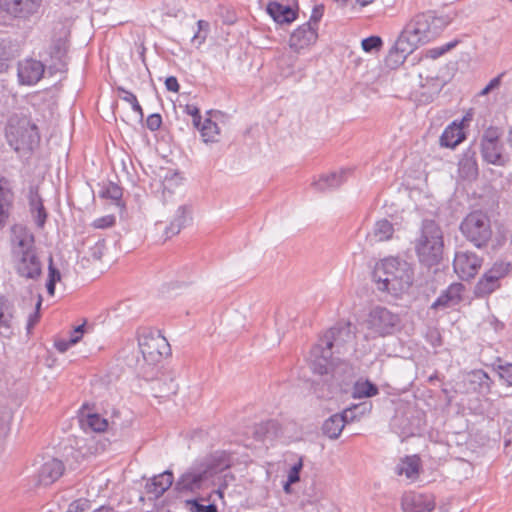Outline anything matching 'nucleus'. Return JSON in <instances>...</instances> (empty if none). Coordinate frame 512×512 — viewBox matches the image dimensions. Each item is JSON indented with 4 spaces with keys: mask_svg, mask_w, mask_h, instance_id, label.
<instances>
[{
    "mask_svg": "<svg viewBox=\"0 0 512 512\" xmlns=\"http://www.w3.org/2000/svg\"><path fill=\"white\" fill-rule=\"evenodd\" d=\"M230 456L224 451H216L210 456L194 462L175 483L179 493L197 494L209 488L212 477L229 468Z\"/></svg>",
    "mask_w": 512,
    "mask_h": 512,
    "instance_id": "nucleus-1",
    "label": "nucleus"
},
{
    "mask_svg": "<svg viewBox=\"0 0 512 512\" xmlns=\"http://www.w3.org/2000/svg\"><path fill=\"white\" fill-rule=\"evenodd\" d=\"M4 135L7 144L20 158H29L40 143L38 126L23 110L8 115Z\"/></svg>",
    "mask_w": 512,
    "mask_h": 512,
    "instance_id": "nucleus-2",
    "label": "nucleus"
},
{
    "mask_svg": "<svg viewBox=\"0 0 512 512\" xmlns=\"http://www.w3.org/2000/svg\"><path fill=\"white\" fill-rule=\"evenodd\" d=\"M372 278L379 291L397 297L411 287L413 271L406 261L389 257L376 263Z\"/></svg>",
    "mask_w": 512,
    "mask_h": 512,
    "instance_id": "nucleus-3",
    "label": "nucleus"
},
{
    "mask_svg": "<svg viewBox=\"0 0 512 512\" xmlns=\"http://www.w3.org/2000/svg\"><path fill=\"white\" fill-rule=\"evenodd\" d=\"M351 337L348 326L330 328L311 348L309 361L313 372L319 375L328 374L332 366V348H338Z\"/></svg>",
    "mask_w": 512,
    "mask_h": 512,
    "instance_id": "nucleus-4",
    "label": "nucleus"
},
{
    "mask_svg": "<svg viewBox=\"0 0 512 512\" xmlns=\"http://www.w3.org/2000/svg\"><path fill=\"white\" fill-rule=\"evenodd\" d=\"M443 247V233L439 225L434 220H424L414 246L419 262L427 267L439 264Z\"/></svg>",
    "mask_w": 512,
    "mask_h": 512,
    "instance_id": "nucleus-5",
    "label": "nucleus"
},
{
    "mask_svg": "<svg viewBox=\"0 0 512 512\" xmlns=\"http://www.w3.org/2000/svg\"><path fill=\"white\" fill-rule=\"evenodd\" d=\"M460 231L477 248L486 247L492 238L490 218L481 210L470 212L462 220Z\"/></svg>",
    "mask_w": 512,
    "mask_h": 512,
    "instance_id": "nucleus-6",
    "label": "nucleus"
},
{
    "mask_svg": "<svg viewBox=\"0 0 512 512\" xmlns=\"http://www.w3.org/2000/svg\"><path fill=\"white\" fill-rule=\"evenodd\" d=\"M438 22H442V20L426 13H420L407 23L400 37L413 48L428 43L438 34Z\"/></svg>",
    "mask_w": 512,
    "mask_h": 512,
    "instance_id": "nucleus-7",
    "label": "nucleus"
},
{
    "mask_svg": "<svg viewBox=\"0 0 512 512\" xmlns=\"http://www.w3.org/2000/svg\"><path fill=\"white\" fill-rule=\"evenodd\" d=\"M138 345L145 362L154 365L164 355L170 354V345L159 331L144 329L138 337Z\"/></svg>",
    "mask_w": 512,
    "mask_h": 512,
    "instance_id": "nucleus-8",
    "label": "nucleus"
},
{
    "mask_svg": "<svg viewBox=\"0 0 512 512\" xmlns=\"http://www.w3.org/2000/svg\"><path fill=\"white\" fill-rule=\"evenodd\" d=\"M68 36V29L63 24H59V29L54 34L48 49L50 57L48 71L50 74L62 73L67 70Z\"/></svg>",
    "mask_w": 512,
    "mask_h": 512,
    "instance_id": "nucleus-9",
    "label": "nucleus"
},
{
    "mask_svg": "<svg viewBox=\"0 0 512 512\" xmlns=\"http://www.w3.org/2000/svg\"><path fill=\"white\" fill-rule=\"evenodd\" d=\"M401 319L385 307L373 308L367 319V328L377 336L385 337L394 334L400 327Z\"/></svg>",
    "mask_w": 512,
    "mask_h": 512,
    "instance_id": "nucleus-10",
    "label": "nucleus"
},
{
    "mask_svg": "<svg viewBox=\"0 0 512 512\" xmlns=\"http://www.w3.org/2000/svg\"><path fill=\"white\" fill-rule=\"evenodd\" d=\"M192 222V208L190 205L184 204L180 205L169 224L163 227L162 222H157L155 224V229L157 231L162 230V234L159 237V240L165 242L168 239L178 235L183 228L188 226Z\"/></svg>",
    "mask_w": 512,
    "mask_h": 512,
    "instance_id": "nucleus-11",
    "label": "nucleus"
},
{
    "mask_svg": "<svg viewBox=\"0 0 512 512\" xmlns=\"http://www.w3.org/2000/svg\"><path fill=\"white\" fill-rule=\"evenodd\" d=\"M16 273L25 279L37 280L42 274V263L37 249L12 258Z\"/></svg>",
    "mask_w": 512,
    "mask_h": 512,
    "instance_id": "nucleus-12",
    "label": "nucleus"
},
{
    "mask_svg": "<svg viewBox=\"0 0 512 512\" xmlns=\"http://www.w3.org/2000/svg\"><path fill=\"white\" fill-rule=\"evenodd\" d=\"M11 257L36 250L34 235L23 225H13L10 235Z\"/></svg>",
    "mask_w": 512,
    "mask_h": 512,
    "instance_id": "nucleus-13",
    "label": "nucleus"
},
{
    "mask_svg": "<svg viewBox=\"0 0 512 512\" xmlns=\"http://www.w3.org/2000/svg\"><path fill=\"white\" fill-rule=\"evenodd\" d=\"M317 40V27L304 23L291 33L289 37V47L295 53L300 54L312 47L317 42Z\"/></svg>",
    "mask_w": 512,
    "mask_h": 512,
    "instance_id": "nucleus-14",
    "label": "nucleus"
},
{
    "mask_svg": "<svg viewBox=\"0 0 512 512\" xmlns=\"http://www.w3.org/2000/svg\"><path fill=\"white\" fill-rule=\"evenodd\" d=\"M482 265V259L470 251H459L455 254L453 266L455 272L463 280L473 278Z\"/></svg>",
    "mask_w": 512,
    "mask_h": 512,
    "instance_id": "nucleus-15",
    "label": "nucleus"
},
{
    "mask_svg": "<svg viewBox=\"0 0 512 512\" xmlns=\"http://www.w3.org/2000/svg\"><path fill=\"white\" fill-rule=\"evenodd\" d=\"M45 68V64L33 58L20 61L17 68V76L20 84L28 86L37 84L42 79Z\"/></svg>",
    "mask_w": 512,
    "mask_h": 512,
    "instance_id": "nucleus-16",
    "label": "nucleus"
},
{
    "mask_svg": "<svg viewBox=\"0 0 512 512\" xmlns=\"http://www.w3.org/2000/svg\"><path fill=\"white\" fill-rule=\"evenodd\" d=\"M42 0H0V9L15 18L27 19L37 13Z\"/></svg>",
    "mask_w": 512,
    "mask_h": 512,
    "instance_id": "nucleus-17",
    "label": "nucleus"
},
{
    "mask_svg": "<svg viewBox=\"0 0 512 512\" xmlns=\"http://www.w3.org/2000/svg\"><path fill=\"white\" fill-rule=\"evenodd\" d=\"M403 512H432L435 509V498L430 494L409 492L402 497Z\"/></svg>",
    "mask_w": 512,
    "mask_h": 512,
    "instance_id": "nucleus-18",
    "label": "nucleus"
},
{
    "mask_svg": "<svg viewBox=\"0 0 512 512\" xmlns=\"http://www.w3.org/2000/svg\"><path fill=\"white\" fill-rule=\"evenodd\" d=\"M266 13L278 24H291L298 18V4L292 6L271 1L266 6Z\"/></svg>",
    "mask_w": 512,
    "mask_h": 512,
    "instance_id": "nucleus-19",
    "label": "nucleus"
},
{
    "mask_svg": "<svg viewBox=\"0 0 512 512\" xmlns=\"http://www.w3.org/2000/svg\"><path fill=\"white\" fill-rule=\"evenodd\" d=\"M16 308L13 299L0 294V334L8 336L12 333Z\"/></svg>",
    "mask_w": 512,
    "mask_h": 512,
    "instance_id": "nucleus-20",
    "label": "nucleus"
},
{
    "mask_svg": "<svg viewBox=\"0 0 512 512\" xmlns=\"http://www.w3.org/2000/svg\"><path fill=\"white\" fill-rule=\"evenodd\" d=\"M481 155L484 161L497 166H506L510 158L504 154V146L502 142H491L480 144Z\"/></svg>",
    "mask_w": 512,
    "mask_h": 512,
    "instance_id": "nucleus-21",
    "label": "nucleus"
},
{
    "mask_svg": "<svg viewBox=\"0 0 512 512\" xmlns=\"http://www.w3.org/2000/svg\"><path fill=\"white\" fill-rule=\"evenodd\" d=\"M414 50L404 39L398 37L396 43L385 57V65L390 69H396L404 63L407 56Z\"/></svg>",
    "mask_w": 512,
    "mask_h": 512,
    "instance_id": "nucleus-22",
    "label": "nucleus"
},
{
    "mask_svg": "<svg viewBox=\"0 0 512 512\" xmlns=\"http://www.w3.org/2000/svg\"><path fill=\"white\" fill-rule=\"evenodd\" d=\"M64 472L62 461L52 458L46 461L38 472V482L41 485L48 486L57 481Z\"/></svg>",
    "mask_w": 512,
    "mask_h": 512,
    "instance_id": "nucleus-23",
    "label": "nucleus"
},
{
    "mask_svg": "<svg viewBox=\"0 0 512 512\" xmlns=\"http://www.w3.org/2000/svg\"><path fill=\"white\" fill-rule=\"evenodd\" d=\"M174 475L171 470H166L153 476L145 485L146 492L155 498L161 497L173 484Z\"/></svg>",
    "mask_w": 512,
    "mask_h": 512,
    "instance_id": "nucleus-24",
    "label": "nucleus"
},
{
    "mask_svg": "<svg viewBox=\"0 0 512 512\" xmlns=\"http://www.w3.org/2000/svg\"><path fill=\"white\" fill-rule=\"evenodd\" d=\"M351 173V169H341L339 172L322 175L318 181L313 183L314 188L321 191L339 189Z\"/></svg>",
    "mask_w": 512,
    "mask_h": 512,
    "instance_id": "nucleus-25",
    "label": "nucleus"
},
{
    "mask_svg": "<svg viewBox=\"0 0 512 512\" xmlns=\"http://www.w3.org/2000/svg\"><path fill=\"white\" fill-rule=\"evenodd\" d=\"M464 120H467V117H464L462 121ZM462 123L454 121L444 129L440 136V145L442 147L455 148L465 139Z\"/></svg>",
    "mask_w": 512,
    "mask_h": 512,
    "instance_id": "nucleus-26",
    "label": "nucleus"
},
{
    "mask_svg": "<svg viewBox=\"0 0 512 512\" xmlns=\"http://www.w3.org/2000/svg\"><path fill=\"white\" fill-rule=\"evenodd\" d=\"M466 380L472 389L480 394H488L491 391L493 380L482 369H475L467 373Z\"/></svg>",
    "mask_w": 512,
    "mask_h": 512,
    "instance_id": "nucleus-27",
    "label": "nucleus"
},
{
    "mask_svg": "<svg viewBox=\"0 0 512 512\" xmlns=\"http://www.w3.org/2000/svg\"><path fill=\"white\" fill-rule=\"evenodd\" d=\"M463 285L460 283L451 284L432 304L433 309L448 308L457 305L461 300Z\"/></svg>",
    "mask_w": 512,
    "mask_h": 512,
    "instance_id": "nucleus-28",
    "label": "nucleus"
},
{
    "mask_svg": "<svg viewBox=\"0 0 512 512\" xmlns=\"http://www.w3.org/2000/svg\"><path fill=\"white\" fill-rule=\"evenodd\" d=\"M459 172L462 177L474 179L478 175V164L476 161V152L472 148H468L463 157L459 161Z\"/></svg>",
    "mask_w": 512,
    "mask_h": 512,
    "instance_id": "nucleus-29",
    "label": "nucleus"
},
{
    "mask_svg": "<svg viewBox=\"0 0 512 512\" xmlns=\"http://www.w3.org/2000/svg\"><path fill=\"white\" fill-rule=\"evenodd\" d=\"M394 234V226L387 219H381L375 222L372 231L368 234L371 243L388 241Z\"/></svg>",
    "mask_w": 512,
    "mask_h": 512,
    "instance_id": "nucleus-30",
    "label": "nucleus"
},
{
    "mask_svg": "<svg viewBox=\"0 0 512 512\" xmlns=\"http://www.w3.org/2000/svg\"><path fill=\"white\" fill-rule=\"evenodd\" d=\"M420 459L417 456H407L397 464V475H405L408 479H415L419 474Z\"/></svg>",
    "mask_w": 512,
    "mask_h": 512,
    "instance_id": "nucleus-31",
    "label": "nucleus"
},
{
    "mask_svg": "<svg viewBox=\"0 0 512 512\" xmlns=\"http://www.w3.org/2000/svg\"><path fill=\"white\" fill-rule=\"evenodd\" d=\"M344 426L343 417L340 414H334L324 421L322 432L330 439H337Z\"/></svg>",
    "mask_w": 512,
    "mask_h": 512,
    "instance_id": "nucleus-32",
    "label": "nucleus"
},
{
    "mask_svg": "<svg viewBox=\"0 0 512 512\" xmlns=\"http://www.w3.org/2000/svg\"><path fill=\"white\" fill-rule=\"evenodd\" d=\"M501 286L500 281L495 276H491L487 272L479 279L475 287L477 296H488Z\"/></svg>",
    "mask_w": 512,
    "mask_h": 512,
    "instance_id": "nucleus-33",
    "label": "nucleus"
},
{
    "mask_svg": "<svg viewBox=\"0 0 512 512\" xmlns=\"http://www.w3.org/2000/svg\"><path fill=\"white\" fill-rule=\"evenodd\" d=\"M379 393L378 387L369 380L357 381L353 387V398L361 399L375 396Z\"/></svg>",
    "mask_w": 512,
    "mask_h": 512,
    "instance_id": "nucleus-34",
    "label": "nucleus"
},
{
    "mask_svg": "<svg viewBox=\"0 0 512 512\" xmlns=\"http://www.w3.org/2000/svg\"><path fill=\"white\" fill-rule=\"evenodd\" d=\"M30 207L32 213L34 214V219L37 226L43 227L46 222L47 213L43 206L42 199L39 197V194H31Z\"/></svg>",
    "mask_w": 512,
    "mask_h": 512,
    "instance_id": "nucleus-35",
    "label": "nucleus"
},
{
    "mask_svg": "<svg viewBox=\"0 0 512 512\" xmlns=\"http://www.w3.org/2000/svg\"><path fill=\"white\" fill-rule=\"evenodd\" d=\"M81 425L84 428H90L94 432H103L108 428V421L99 414L90 413L81 420Z\"/></svg>",
    "mask_w": 512,
    "mask_h": 512,
    "instance_id": "nucleus-36",
    "label": "nucleus"
},
{
    "mask_svg": "<svg viewBox=\"0 0 512 512\" xmlns=\"http://www.w3.org/2000/svg\"><path fill=\"white\" fill-rule=\"evenodd\" d=\"M200 133L205 143H213L217 141V136L220 133L218 125L211 119H206L200 128Z\"/></svg>",
    "mask_w": 512,
    "mask_h": 512,
    "instance_id": "nucleus-37",
    "label": "nucleus"
},
{
    "mask_svg": "<svg viewBox=\"0 0 512 512\" xmlns=\"http://www.w3.org/2000/svg\"><path fill=\"white\" fill-rule=\"evenodd\" d=\"M493 369L497 372L499 378L508 386H512V363L503 362L498 358L493 364Z\"/></svg>",
    "mask_w": 512,
    "mask_h": 512,
    "instance_id": "nucleus-38",
    "label": "nucleus"
},
{
    "mask_svg": "<svg viewBox=\"0 0 512 512\" xmlns=\"http://www.w3.org/2000/svg\"><path fill=\"white\" fill-rule=\"evenodd\" d=\"M367 411L366 404H356L346 408L340 416L343 417L344 424L353 422L359 419Z\"/></svg>",
    "mask_w": 512,
    "mask_h": 512,
    "instance_id": "nucleus-39",
    "label": "nucleus"
},
{
    "mask_svg": "<svg viewBox=\"0 0 512 512\" xmlns=\"http://www.w3.org/2000/svg\"><path fill=\"white\" fill-rule=\"evenodd\" d=\"M14 58L13 50L9 42L0 41V72L7 70L9 62Z\"/></svg>",
    "mask_w": 512,
    "mask_h": 512,
    "instance_id": "nucleus-40",
    "label": "nucleus"
},
{
    "mask_svg": "<svg viewBox=\"0 0 512 512\" xmlns=\"http://www.w3.org/2000/svg\"><path fill=\"white\" fill-rule=\"evenodd\" d=\"M512 269V265L509 262H495L492 267L487 271L491 276H495L498 281H501L506 277Z\"/></svg>",
    "mask_w": 512,
    "mask_h": 512,
    "instance_id": "nucleus-41",
    "label": "nucleus"
},
{
    "mask_svg": "<svg viewBox=\"0 0 512 512\" xmlns=\"http://www.w3.org/2000/svg\"><path fill=\"white\" fill-rule=\"evenodd\" d=\"M12 194H0V229L6 224L12 206Z\"/></svg>",
    "mask_w": 512,
    "mask_h": 512,
    "instance_id": "nucleus-42",
    "label": "nucleus"
},
{
    "mask_svg": "<svg viewBox=\"0 0 512 512\" xmlns=\"http://www.w3.org/2000/svg\"><path fill=\"white\" fill-rule=\"evenodd\" d=\"M117 91L119 93L123 94V96H121L122 100L129 103L131 105L133 111L138 113L139 116L141 118H143V116H144L143 109L140 106V104L137 100V97L132 92L126 90L125 88H123L121 86L117 87Z\"/></svg>",
    "mask_w": 512,
    "mask_h": 512,
    "instance_id": "nucleus-43",
    "label": "nucleus"
},
{
    "mask_svg": "<svg viewBox=\"0 0 512 512\" xmlns=\"http://www.w3.org/2000/svg\"><path fill=\"white\" fill-rule=\"evenodd\" d=\"M502 135L503 131L501 128L496 126H489L487 129L484 130L480 139V144L500 142Z\"/></svg>",
    "mask_w": 512,
    "mask_h": 512,
    "instance_id": "nucleus-44",
    "label": "nucleus"
},
{
    "mask_svg": "<svg viewBox=\"0 0 512 512\" xmlns=\"http://www.w3.org/2000/svg\"><path fill=\"white\" fill-rule=\"evenodd\" d=\"M185 505L190 512H218L215 504L202 505L198 499H188L185 501Z\"/></svg>",
    "mask_w": 512,
    "mask_h": 512,
    "instance_id": "nucleus-45",
    "label": "nucleus"
},
{
    "mask_svg": "<svg viewBox=\"0 0 512 512\" xmlns=\"http://www.w3.org/2000/svg\"><path fill=\"white\" fill-rule=\"evenodd\" d=\"M362 48L365 52L379 51L383 45V41L379 36H369L362 40Z\"/></svg>",
    "mask_w": 512,
    "mask_h": 512,
    "instance_id": "nucleus-46",
    "label": "nucleus"
},
{
    "mask_svg": "<svg viewBox=\"0 0 512 512\" xmlns=\"http://www.w3.org/2000/svg\"><path fill=\"white\" fill-rule=\"evenodd\" d=\"M90 501L85 498H79L71 502L67 512H85L90 509Z\"/></svg>",
    "mask_w": 512,
    "mask_h": 512,
    "instance_id": "nucleus-47",
    "label": "nucleus"
},
{
    "mask_svg": "<svg viewBox=\"0 0 512 512\" xmlns=\"http://www.w3.org/2000/svg\"><path fill=\"white\" fill-rule=\"evenodd\" d=\"M79 342V336H70L68 340L66 339H60L55 341V348L61 352H66L71 346L77 344Z\"/></svg>",
    "mask_w": 512,
    "mask_h": 512,
    "instance_id": "nucleus-48",
    "label": "nucleus"
},
{
    "mask_svg": "<svg viewBox=\"0 0 512 512\" xmlns=\"http://www.w3.org/2000/svg\"><path fill=\"white\" fill-rule=\"evenodd\" d=\"M323 14H324V5L323 4L315 5L313 7L310 19L305 24H310V26H315L318 28V24H319L321 18L323 17Z\"/></svg>",
    "mask_w": 512,
    "mask_h": 512,
    "instance_id": "nucleus-49",
    "label": "nucleus"
},
{
    "mask_svg": "<svg viewBox=\"0 0 512 512\" xmlns=\"http://www.w3.org/2000/svg\"><path fill=\"white\" fill-rule=\"evenodd\" d=\"M303 467L302 459L300 458L297 463H295L288 472V485H292L300 480V471Z\"/></svg>",
    "mask_w": 512,
    "mask_h": 512,
    "instance_id": "nucleus-50",
    "label": "nucleus"
},
{
    "mask_svg": "<svg viewBox=\"0 0 512 512\" xmlns=\"http://www.w3.org/2000/svg\"><path fill=\"white\" fill-rule=\"evenodd\" d=\"M41 304H42V297L39 295L38 296V301L36 303V306H35V312L30 314L29 318H28V322H27V331L30 332L32 330V328L35 326V324L39 321L40 319V308H41Z\"/></svg>",
    "mask_w": 512,
    "mask_h": 512,
    "instance_id": "nucleus-51",
    "label": "nucleus"
},
{
    "mask_svg": "<svg viewBox=\"0 0 512 512\" xmlns=\"http://www.w3.org/2000/svg\"><path fill=\"white\" fill-rule=\"evenodd\" d=\"M114 224L115 217L113 215H106L95 219L93 222V227L97 229H105L113 226Z\"/></svg>",
    "mask_w": 512,
    "mask_h": 512,
    "instance_id": "nucleus-52",
    "label": "nucleus"
},
{
    "mask_svg": "<svg viewBox=\"0 0 512 512\" xmlns=\"http://www.w3.org/2000/svg\"><path fill=\"white\" fill-rule=\"evenodd\" d=\"M162 125V117L158 113H153L148 116L146 126L151 131H157Z\"/></svg>",
    "mask_w": 512,
    "mask_h": 512,
    "instance_id": "nucleus-53",
    "label": "nucleus"
},
{
    "mask_svg": "<svg viewBox=\"0 0 512 512\" xmlns=\"http://www.w3.org/2000/svg\"><path fill=\"white\" fill-rule=\"evenodd\" d=\"M49 274H48V281H52V283H57L61 280V273L60 271L53 266V258L52 256L49 257Z\"/></svg>",
    "mask_w": 512,
    "mask_h": 512,
    "instance_id": "nucleus-54",
    "label": "nucleus"
},
{
    "mask_svg": "<svg viewBox=\"0 0 512 512\" xmlns=\"http://www.w3.org/2000/svg\"><path fill=\"white\" fill-rule=\"evenodd\" d=\"M504 446L506 453L512 456V422L508 424L504 434Z\"/></svg>",
    "mask_w": 512,
    "mask_h": 512,
    "instance_id": "nucleus-55",
    "label": "nucleus"
},
{
    "mask_svg": "<svg viewBox=\"0 0 512 512\" xmlns=\"http://www.w3.org/2000/svg\"><path fill=\"white\" fill-rule=\"evenodd\" d=\"M10 420V413L7 411L2 412L0 417V435H4L9 431Z\"/></svg>",
    "mask_w": 512,
    "mask_h": 512,
    "instance_id": "nucleus-56",
    "label": "nucleus"
},
{
    "mask_svg": "<svg viewBox=\"0 0 512 512\" xmlns=\"http://www.w3.org/2000/svg\"><path fill=\"white\" fill-rule=\"evenodd\" d=\"M103 198H109L111 203L117 206L121 211L124 209V203L122 202V194H101Z\"/></svg>",
    "mask_w": 512,
    "mask_h": 512,
    "instance_id": "nucleus-57",
    "label": "nucleus"
},
{
    "mask_svg": "<svg viewBox=\"0 0 512 512\" xmlns=\"http://www.w3.org/2000/svg\"><path fill=\"white\" fill-rule=\"evenodd\" d=\"M165 86L168 91L171 92H178L180 89V85L178 83V80L174 76H169L165 80Z\"/></svg>",
    "mask_w": 512,
    "mask_h": 512,
    "instance_id": "nucleus-58",
    "label": "nucleus"
},
{
    "mask_svg": "<svg viewBox=\"0 0 512 512\" xmlns=\"http://www.w3.org/2000/svg\"><path fill=\"white\" fill-rule=\"evenodd\" d=\"M439 92H440V88L438 87V85H435L433 87V89L428 94H426L424 92L421 94V97H422L421 100H423L425 102H431V101H433L435 96H437L439 94Z\"/></svg>",
    "mask_w": 512,
    "mask_h": 512,
    "instance_id": "nucleus-59",
    "label": "nucleus"
},
{
    "mask_svg": "<svg viewBox=\"0 0 512 512\" xmlns=\"http://www.w3.org/2000/svg\"><path fill=\"white\" fill-rule=\"evenodd\" d=\"M11 189L10 180L0 175V192H11Z\"/></svg>",
    "mask_w": 512,
    "mask_h": 512,
    "instance_id": "nucleus-60",
    "label": "nucleus"
},
{
    "mask_svg": "<svg viewBox=\"0 0 512 512\" xmlns=\"http://www.w3.org/2000/svg\"><path fill=\"white\" fill-rule=\"evenodd\" d=\"M504 73L499 74L498 76L494 77L489 81L487 84L488 89L494 90L498 88L501 85V79L503 77Z\"/></svg>",
    "mask_w": 512,
    "mask_h": 512,
    "instance_id": "nucleus-61",
    "label": "nucleus"
},
{
    "mask_svg": "<svg viewBox=\"0 0 512 512\" xmlns=\"http://www.w3.org/2000/svg\"><path fill=\"white\" fill-rule=\"evenodd\" d=\"M447 52V48L437 47L429 50V56L431 58H438Z\"/></svg>",
    "mask_w": 512,
    "mask_h": 512,
    "instance_id": "nucleus-62",
    "label": "nucleus"
},
{
    "mask_svg": "<svg viewBox=\"0 0 512 512\" xmlns=\"http://www.w3.org/2000/svg\"><path fill=\"white\" fill-rule=\"evenodd\" d=\"M85 332H86V323H83L74 328L73 332L71 333V336H79V341H80Z\"/></svg>",
    "mask_w": 512,
    "mask_h": 512,
    "instance_id": "nucleus-63",
    "label": "nucleus"
},
{
    "mask_svg": "<svg viewBox=\"0 0 512 512\" xmlns=\"http://www.w3.org/2000/svg\"><path fill=\"white\" fill-rule=\"evenodd\" d=\"M185 111L187 114L191 115L192 117H194V115H197L198 113H200L199 109L194 105H187L185 108Z\"/></svg>",
    "mask_w": 512,
    "mask_h": 512,
    "instance_id": "nucleus-64",
    "label": "nucleus"
}]
</instances>
